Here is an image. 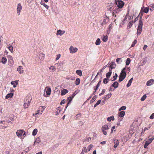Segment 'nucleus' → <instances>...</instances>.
Instances as JSON below:
<instances>
[{
    "mask_svg": "<svg viewBox=\"0 0 154 154\" xmlns=\"http://www.w3.org/2000/svg\"><path fill=\"white\" fill-rule=\"evenodd\" d=\"M18 80H17L15 81H12L11 82V84L13 85L14 88H15L18 84Z\"/></svg>",
    "mask_w": 154,
    "mask_h": 154,
    "instance_id": "nucleus-11",
    "label": "nucleus"
},
{
    "mask_svg": "<svg viewBox=\"0 0 154 154\" xmlns=\"http://www.w3.org/2000/svg\"><path fill=\"white\" fill-rule=\"evenodd\" d=\"M82 151H83V152H88L87 149H86V147H83Z\"/></svg>",
    "mask_w": 154,
    "mask_h": 154,
    "instance_id": "nucleus-53",
    "label": "nucleus"
},
{
    "mask_svg": "<svg viewBox=\"0 0 154 154\" xmlns=\"http://www.w3.org/2000/svg\"><path fill=\"white\" fill-rule=\"evenodd\" d=\"M102 131L103 132V134L106 135H107V132L106 131V130H103V129H102Z\"/></svg>",
    "mask_w": 154,
    "mask_h": 154,
    "instance_id": "nucleus-59",
    "label": "nucleus"
},
{
    "mask_svg": "<svg viewBox=\"0 0 154 154\" xmlns=\"http://www.w3.org/2000/svg\"><path fill=\"white\" fill-rule=\"evenodd\" d=\"M80 83V79L79 78H77L75 81V84L76 85H78Z\"/></svg>",
    "mask_w": 154,
    "mask_h": 154,
    "instance_id": "nucleus-32",
    "label": "nucleus"
},
{
    "mask_svg": "<svg viewBox=\"0 0 154 154\" xmlns=\"http://www.w3.org/2000/svg\"><path fill=\"white\" fill-rule=\"evenodd\" d=\"M102 129L104 130H108L109 129V127L107 125H104L102 127Z\"/></svg>",
    "mask_w": 154,
    "mask_h": 154,
    "instance_id": "nucleus-24",
    "label": "nucleus"
},
{
    "mask_svg": "<svg viewBox=\"0 0 154 154\" xmlns=\"http://www.w3.org/2000/svg\"><path fill=\"white\" fill-rule=\"evenodd\" d=\"M7 59L5 57H3L2 58V62L3 64H5L7 62Z\"/></svg>",
    "mask_w": 154,
    "mask_h": 154,
    "instance_id": "nucleus-28",
    "label": "nucleus"
},
{
    "mask_svg": "<svg viewBox=\"0 0 154 154\" xmlns=\"http://www.w3.org/2000/svg\"><path fill=\"white\" fill-rule=\"evenodd\" d=\"M107 9L109 11H112V10H113V8L112 7H108L107 8Z\"/></svg>",
    "mask_w": 154,
    "mask_h": 154,
    "instance_id": "nucleus-58",
    "label": "nucleus"
},
{
    "mask_svg": "<svg viewBox=\"0 0 154 154\" xmlns=\"http://www.w3.org/2000/svg\"><path fill=\"white\" fill-rule=\"evenodd\" d=\"M17 70L18 71L20 74L23 73V70L22 66H19L17 69Z\"/></svg>",
    "mask_w": 154,
    "mask_h": 154,
    "instance_id": "nucleus-13",
    "label": "nucleus"
},
{
    "mask_svg": "<svg viewBox=\"0 0 154 154\" xmlns=\"http://www.w3.org/2000/svg\"><path fill=\"white\" fill-rule=\"evenodd\" d=\"M40 3L42 5H43L47 9H48L49 8V6H48L46 4H45L44 2L41 1Z\"/></svg>",
    "mask_w": 154,
    "mask_h": 154,
    "instance_id": "nucleus-39",
    "label": "nucleus"
},
{
    "mask_svg": "<svg viewBox=\"0 0 154 154\" xmlns=\"http://www.w3.org/2000/svg\"><path fill=\"white\" fill-rule=\"evenodd\" d=\"M76 73L79 76H81L82 75V71L81 70H76Z\"/></svg>",
    "mask_w": 154,
    "mask_h": 154,
    "instance_id": "nucleus-26",
    "label": "nucleus"
},
{
    "mask_svg": "<svg viewBox=\"0 0 154 154\" xmlns=\"http://www.w3.org/2000/svg\"><path fill=\"white\" fill-rule=\"evenodd\" d=\"M149 10V8L148 7H147L144 8L143 10V12L145 13H147Z\"/></svg>",
    "mask_w": 154,
    "mask_h": 154,
    "instance_id": "nucleus-36",
    "label": "nucleus"
},
{
    "mask_svg": "<svg viewBox=\"0 0 154 154\" xmlns=\"http://www.w3.org/2000/svg\"><path fill=\"white\" fill-rule=\"evenodd\" d=\"M96 98H97L96 96L95 95L93 97L91 100L90 101V103H93L96 100Z\"/></svg>",
    "mask_w": 154,
    "mask_h": 154,
    "instance_id": "nucleus-27",
    "label": "nucleus"
},
{
    "mask_svg": "<svg viewBox=\"0 0 154 154\" xmlns=\"http://www.w3.org/2000/svg\"><path fill=\"white\" fill-rule=\"evenodd\" d=\"M108 39V36L106 35L104 36L103 38H102V39L103 42H106Z\"/></svg>",
    "mask_w": 154,
    "mask_h": 154,
    "instance_id": "nucleus-23",
    "label": "nucleus"
},
{
    "mask_svg": "<svg viewBox=\"0 0 154 154\" xmlns=\"http://www.w3.org/2000/svg\"><path fill=\"white\" fill-rule=\"evenodd\" d=\"M70 53H75L78 51V49L76 48H74L72 46H71L69 48Z\"/></svg>",
    "mask_w": 154,
    "mask_h": 154,
    "instance_id": "nucleus-8",
    "label": "nucleus"
},
{
    "mask_svg": "<svg viewBox=\"0 0 154 154\" xmlns=\"http://www.w3.org/2000/svg\"><path fill=\"white\" fill-rule=\"evenodd\" d=\"M13 96V93H10L8 94L5 96V99H7L9 97H11Z\"/></svg>",
    "mask_w": 154,
    "mask_h": 154,
    "instance_id": "nucleus-20",
    "label": "nucleus"
},
{
    "mask_svg": "<svg viewBox=\"0 0 154 154\" xmlns=\"http://www.w3.org/2000/svg\"><path fill=\"white\" fill-rule=\"evenodd\" d=\"M93 145L92 144H91L89 145L88 148V151H90L91 149V148H92L93 147Z\"/></svg>",
    "mask_w": 154,
    "mask_h": 154,
    "instance_id": "nucleus-49",
    "label": "nucleus"
},
{
    "mask_svg": "<svg viewBox=\"0 0 154 154\" xmlns=\"http://www.w3.org/2000/svg\"><path fill=\"white\" fill-rule=\"evenodd\" d=\"M153 83H154V80L151 79L147 82L146 85L147 86H150L152 85Z\"/></svg>",
    "mask_w": 154,
    "mask_h": 154,
    "instance_id": "nucleus-10",
    "label": "nucleus"
},
{
    "mask_svg": "<svg viewBox=\"0 0 154 154\" xmlns=\"http://www.w3.org/2000/svg\"><path fill=\"white\" fill-rule=\"evenodd\" d=\"M143 25V22L142 20H139V25L137 32V34L138 35H140L141 33Z\"/></svg>",
    "mask_w": 154,
    "mask_h": 154,
    "instance_id": "nucleus-3",
    "label": "nucleus"
},
{
    "mask_svg": "<svg viewBox=\"0 0 154 154\" xmlns=\"http://www.w3.org/2000/svg\"><path fill=\"white\" fill-rule=\"evenodd\" d=\"M101 43L100 40L99 38H98L97 39L95 44L96 45H100Z\"/></svg>",
    "mask_w": 154,
    "mask_h": 154,
    "instance_id": "nucleus-25",
    "label": "nucleus"
},
{
    "mask_svg": "<svg viewBox=\"0 0 154 154\" xmlns=\"http://www.w3.org/2000/svg\"><path fill=\"white\" fill-rule=\"evenodd\" d=\"M117 77H118V75L117 74V73H116L115 74V75L114 76H113V78L114 79L112 81H113L116 80V79H117Z\"/></svg>",
    "mask_w": 154,
    "mask_h": 154,
    "instance_id": "nucleus-47",
    "label": "nucleus"
},
{
    "mask_svg": "<svg viewBox=\"0 0 154 154\" xmlns=\"http://www.w3.org/2000/svg\"><path fill=\"white\" fill-rule=\"evenodd\" d=\"M49 69H51L53 71H54L56 69V68L55 67L53 66H50V67L49 68Z\"/></svg>",
    "mask_w": 154,
    "mask_h": 154,
    "instance_id": "nucleus-50",
    "label": "nucleus"
},
{
    "mask_svg": "<svg viewBox=\"0 0 154 154\" xmlns=\"http://www.w3.org/2000/svg\"><path fill=\"white\" fill-rule=\"evenodd\" d=\"M65 103V99H63V100H62L60 103V104L62 105L63 104H64Z\"/></svg>",
    "mask_w": 154,
    "mask_h": 154,
    "instance_id": "nucleus-55",
    "label": "nucleus"
},
{
    "mask_svg": "<svg viewBox=\"0 0 154 154\" xmlns=\"http://www.w3.org/2000/svg\"><path fill=\"white\" fill-rule=\"evenodd\" d=\"M109 79L108 78H105L103 79V83L104 84H107L109 81Z\"/></svg>",
    "mask_w": 154,
    "mask_h": 154,
    "instance_id": "nucleus-41",
    "label": "nucleus"
},
{
    "mask_svg": "<svg viewBox=\"0 0 154 154\" xmlns=\"http://www.w3.org/2000/svg\"><path fill=\"white\" fill-rule=\"evenodd\" d=\"M133 23V21H130L128 25V28H131V27L132 26V25Z\"/></svg>",
    "mask_w": 154,
    "mask_h": 154,
    "instance_id": "nucleus-30",
    "label": "nucleus"
},
{
    "mask_svg": "<svg viewBox=\"0 0 154 154\" xmlns=\"http://www.w3.org/2000/svg\"><path fill=\"white\" fill-rule=\"evenodd\" d=\"M126 74H125L122 72H121L120 75L119 76V82H121L126 77Z\"/></svg>",
    "mask_w": 154,
    "mask_h": 154,
    "instance_id": "nucleus-5",
    "label": "nucleus"
},
{
    "mask_svg": "<svg viewBox=\"0 0 154 154\" xmlns=\"http://www.w3.org/2000/svg\"><path fill=\"white\" fill-rule=\"evenodd\" d=\"M146 95H144L142 97L141 99V100L142 101H144L146 98Z\"/></svg>",
    "mask_w": 154,
    "mask_h": 154,
    "instance_id": "nucleus-48",
    "label": "nucleus"
},
{
    "mask_svg": "<svg viewBox=\"0 0 154 154\" xmlns=\"http://www.w3.org/2000/svg\"><path fill=\"white\" fill-rule=\"evenodd\" d=\"M29 104H27L26 103L24 102L23 106H24V107L25 109H26V108H28L29 107Z\"/></svg>",
    "mask_w": 154,
    "mask_h": 154,
    "instance_id": "nucleus-43",
    "label": "nucleus"
},
{
    "mask_svg": "<svg viewBox=\"0 0 154 154\" xmlns=\"http://www.w3.org/2000/svg\"><path fill=\"white\" fill-rule=\"evenodd\" d=\"M67 79H71L73 80H74L75 79V78L74 77H67L66 78Z\"/></svg>",
    "mask_w": 154,
    "mask_h": 154,
    "instance_id": "nucleus-46",
    "label": "nucleus"
},
{
    "mask_svg": "<svg viewBox=\"0 0 154 154\" xmlns=\"http://www.w3.org/2000/svg\"><path fill=\"white\" fill-rule=\"evenodd\" d=\"M126 69V67H125L122 70V71H121V72H122V73H124L125 74H125H126V72L125 71V69Z\"/></svg>",
    "mask_w": 154,
    "mask_h": 154,
    "instance_id": "nucleus-56",
    "label": "nucleus"
},
{
    "mask_svg": "<svg viewBox=\"0 0 154 154\" xmlns=\"http://www.w3.org/2000/svg\"><path fill=\"white\" fill-rule=\"evenodd\" d=\"M37 132L38 130L37 129L35 128L34 129L32 133V135L33 136H35L36 135Z\"/></svg>",
    "mask_w": 154,
    "mask_h": 154,
    "instance_id": "nucleus-35",
    "label": "nucleus"
},
{
    "mask_svg": "<svg viewBox=\"0 0 154 154\" xmlns=\"http://www.w3.org/2000/svg\"><path fill=\"white\" fill-rule=\"evenodd\" d=\"M62 31L61 30H58L57 32L56 33V35H62Z\"/></svg>",
    "mask_w": 154,
    "mask_h": 154,
    "instance_id": "nucleus-37",
    "label": "nucleus"
},
{
    "mask_svg": "<svg viewBox=\"0 0 154 154\" xmlns=\"http://www.w3.org/2000/svg\"><path fill=\"white\" fill-rule=\"evenodd\" d=\"M51 88H49L47 90V91H46V93L47 94L49 95H50L51 93Z\"/></svg>",
    "mask_w": 154,
    "mask_h": 154,
    "instance_id": "nucleus-31",
    "label": "nucleus"
},
{
    "mask_svg": "<svg viewBox=\"0 0 154 154\" xmlns=\"http://www.w3.org/2000/svg\"><path fill=\"white\" fill-rule=\"evenodd\" d=\"M22 8V7L21 5L19 3L17 5V12L18 15H19L20 11Z\"/></svg>",
    "mask_w": 154,
    "mask_h": 154,
    "instance_id": "nucleus-9",
    "label": "nucleus"
},
{
    "mask_svg": "<svg viewBox=\"0 0 154 154\" xmlns=\"http://www.w3.org/2000/svg\"><path fill=\"white\" fill-rule=\"evenodd\" d=\"M147 45H144L143 47V49L144 51H145L147 47Z\"/></svg>",
    "mask_w": 154,
    "mask_h": 154,
    "instance_id": "nucleus-64",
    "label": "nucleus"
},
{
    "mask_svg": "<svg viewBox=\"0 0 154 154\" xmlns=\"http://www.w3.org/2000/svg\"><path fill=\"white\" fill-rule=\"evenodd\" d=\"M73 98H72L71 97H69L68 98V99H67V100L68 101V102L67 103V105L66 106V109L67 107H68L69 104L71 102Z\"/></svg>",
    "mask_w": 154,
    "mask_h": 154,
    "instance_id": "nucleus-16",
    "label": "nucleus"
},
{
    "mask_svg": "<svg viewBox=\"0 0 154 154\" xmlns=\"http://www.w3.org/2000/svg\"><path fill=\"white\" fill-rule=\"evenodd\" d=\"M75 117L77 119H79L81 117V114H78L76 115Z\"/></svg>",
    "mask_w": 154,
    "mask_h": 154,
    "instance_id": "nucleus-57",
    "label": "nucleus"
},
{
    "mask_svg": "<svg viewBox=\"0 0 154 154\" xmlns=\"http://www.w3.org/2000/svg\"><path fill=\"white\" fill-rule=\"evenodd\" d=\"M76 91H75L74 93H73L71 95V97L72 98H73L75 95L76 94V93H75L76 92Z\"/></svg>",
    "mask_w": 154,
    "mask_h": 154,
    "instance_id": "nucleus-61",
    "label": "nucleus"
},
{
    "mask_svg": "<svg viewBox=\"0 0 154 154\" xmlns=\"http://www.w3.org/2000/svg\"><path fill=\"white\" fill-rule=\"evenodd\" d=\"M116 67V64L114 62H112L110 64L109 67H111V69H113L115 68Z\"/></svg>",
    "mask_w": 154,
    "mask_h": 154,
    "instance_id": "nucleus-14",
    "label": "nucleus"
},
{
    "mask_svg": "<svg viewBox=\"0 0 154 154\" xmlns=\"http://www.w3.org/2000/svg\"><path fill=\"white\" fill-rule=\"evenodd\" d=\"M126 109V107L125 106H122L121 107V109H122V110H125Z\"/></svg>",
    "mask_w": 154,
    "mask_h": 154,
    "instance_id": "nucleus-63",
    "label": "nucleus"
},
{
    "mask_svg": "<svg viewBox=\"0 0 154 154\" xmlns=\"http://www.w3.org/2000/svg\"><path fill=\"white\" fill-rule=\"evenodd\" d=\"M119 83L117 82H115L112 85V86L115 88H117L118 87Z\"/></svg>",
    "mask_w": 154,
    "mask_h": 154,
    "instance_id": "nucleus-18",
    "label": "nucleus"
},
{
    "mask_svg": "<svg viewBox=\"0 0 154 154\" xmlns=\"http://www.w3.org/2000/svg\"><path fill=\"white\" fill-rule=\"evenodd\" d=\"M68 92V91L66 89H63V90L61 91V95L63 96L65 95Z\"/></svg>",
    "mask_w": 154,
    "mask_h": 154,
    "instance_id": "nucleus-15",
    "label": "nucleus"
},
{
    "mask_svg": "<svg viewBox=\"0 0 154 154\" xmlns=\"http://www.w3.org/2000/svg\"><path fill=\"white\" fill-rule=\"evenodd\" d=\"M105 91V90L104 89H103L101 93L99 95L100 96L102 95L103 94H104Z\"/></svg>",
    "mask_w": 154,
    "mask_h": 154,
    "instance_id": "nucleus-51",
    "label": "nucleus"
},
{
    "mask_svg": "<svg viewBox=\"0 0 154 154\" xmlns=\"http://www.w3.org/2000/svg\"><path fill=\"white\" fill-rule=\"evenodd\" d=\"M133 80V78H131L129 81L127 85V87H129L131 85Z\"/></svg>",
    "mask_w": 154,
    "mask_h": 154,
    "instance_id": "nucleus-21",
    "label": "nucleus"
},
{
    "mask_svg": "<svg viewBox=\"0 0 154 154\" xmlns=\"http://www.w3.org/2000/svg\"><path fill=\"white\" fill-rule=\"evenodd\" d=\"M149 118L151 119H154V113H153L150 116Z\"/></svg>",
    "mask_w": 154,
    "mask_h": 154,
    "instance_id": "nucleus-54",
    "label": "nucleus"
},
{
    "mask_svg": "<svg viewBox=\"0 0 154 154\" xmlns=\"http://www.w3.org/2000/svg\"><path fill=\"white\" fill-rule=\"evenodd\" d=\"M142 9L143 8H141V10L140 13L138 15L136 18H134V19H138V17H140L139 19H142V16L143 14V12L142 11ZM134 16V15L133 16H132L131 15V16H130L129 14H127L126 16H125V18L124 19H127V18H128V19H133V17Z\"/></svg>",
    "mask_w": 154,
    "mask_h": 154,
    "instance_id": "nucleus-1",
    "label": "nucleus"
},
{
    "mask_svg": "<svg viewBox=\"0 0 154 154\" xmlns=\"http://www.w3.org/2000/svg\"><path fill=\"white\" fill-rule=\"evenodd\" d=\"M31 7L32 9H37L38 8V6L37 5V4L36 3L35 4H33L30 6Z\"/></svg>",
    "mask_w": 154,
    "mask_h": 154,
    "instance_id": "nucleus-17",
    "label": "nucleus"
},
{
    "mask_svg": "<svg viewBox=\"0 0 154 154\" xmlns=\"http://www.w3.org/2000/svg\"><path fill=\"white\" fill-rule=\"evenodd\" d=\"M153 139H154V135L151 138H149L148 140L146 142L144 146V147L145 148H146L148 145L151 143Z\"/></svg>",
    "mask_w": 154,
    "mask_h": 154,
    "instance_id": "nucleus-4",
    "label": "nucleus"
},
{
    "mask_svg": "<svg viewBox=\"0 0 154 154\" xmlns=\"http://www.w3.org/2000/svg\"><path fill=\"white\" fill-rule=\"evenodd\" d=\"M125 112L124 111H122L119 113V116L121 117H123L125 115Z\"/></svg>",
    "mask_w": 154,
    "mask_h": 154,
    "instance_id": "nucleus-19",
    "label": "nucleus"
},
{
    "mask_svg": "<svg viewBox=\"0 0 154 154\" xmlns=\"http://www.w3.org/2000/svg\"><path fill=\"white\" fill-rule=\"evenodd\" d=\"M60 54H59L57 55V57L56 59V60H58L60 57Z\"/></svg>",
    "mask_w": 154,
    "mask_h": 154,
    "instance_id": "nucleus-60",
    "label": "nucleus"
},
{
    "mask_svg": "<svg viewBox=\"0 0 154 154\" xmlns=\"http://www.w3.org/2000/svg\"><path fill=\"white\" fill-rule=\"evenodd\" d=\"M131 59L130 58H128L127 59L126 62V65H128L131 62Z\"/></svg>",
    "mask_w": 154,
    "mask_h": 154,
    "instance_id": "nucleus-38",
    "label": "nucleus"
},
{
    "mask_svg": "<svg viewBox=\"0 0 154 154\" xmlns=\"http://www.w3.org/2000/svg\"><path fill=\"white\" fill-rule=\"evenodd\" d=\"M106 20H104L103 21V22L102 23H101V24L102 25H105L106 24Z\"/></svg>",
    "mask_w": 154,
    "mask_h": 154,
    "instance_id": "nucleus-62",
    "label": "nucleus"
},
{
    "mask_svg": "<svg viewBox=\"0 0 154 154\" xmlns=\"http://www.w3.org/2000/svg\"><path fill=\"white\" fill-rule=\"evenodd\" d=\"M107 66V65L104 66L103 68L100 70V73H102L103 70L105 69Z\"/></svg>",
    "mask_w": 154,
    "mask_h": 154,
    "instance_id": "nucleus-52",
    "label": "nucleus"
},
{
    "mask_svg": "<svg viewBox=\"0 0 154 154\" xmlns=\"http://www.w3.org/2000/svg\"><path fill=\"white\" fill-rule=\"evenodd\" d=\"M101 101V100H98L97 102L94 105V107H96L97 106V105H99Z\"/></svg>",
    "mask_w": 154,
    "mask_h": 154,
    "instance_id": "nucleus-40",
    "label": "nucleus"
},
{
    "mask_svg": "<svg viewBox=\"0 0 154 154\" xmlns=\"http://www.w3.org/2000/svg\"><path fill=\"white\" fill-rule=\"evenodd\" d=\"M115 2L119 9L122 8L125 4L124 2L121 0H115Z\"/></svg>",
    "mask_w": 154,
    "mask_h": 154,
    "instance_id": "nucleus-2",
    "label": "nucleus"
},
{
    "mask_svg": "<svg viewBox=\"0 0 154 154\" xmlns=\"http://www.w3.org/2000/svg\"><path fill=\"white\" fill-rule=\"evenodd\" d=\"M31 100L32 98L31 96H27L26 97L25 100H24V102L26 103L27 104H29V105Z\"/></svg>",
    "mask_w": 154,
    "mask_h": 154,
    "instance_id": "nucleus-6",
    "label": "nucleus"
},
{
    "mask_svg": "<svg viewBox=\"0 0 154 154\" xmlns=\"http://www.w3.org/2000/svg\"><path fill=\"white\" fill-rule=\"evenodd\" d=\"M111 94L110 93V94H108L105 96H104V98L108 100L111 97Z\"/></svg>",
    "mask_w": 154,
    "mask_h": 154,
    "instance_id": "nucleus-34",
    "label": "nucleus"
},
{
    "mask_svg": "<svg viewBox=\"0 0 154 154\" xmlns=\"http://www.w3.org/2000/svg\"><path fill=\"white\" fill-rule=\"evenodd\" d=\"M137 42V40L136 39L133 42L132 44L131 45V47H134V46L136 44Z\"/></svg>",
    "mask_w": 154,
    "mask_h": 154,
    "instance_id": "nucleus-44",
    "label": "nucleus"
},
{
    "mask_svg": "<svg viewBox=\"0 0 154 154\" xmlns=\"http://www.w3.org/2000/svg\"><path fill=\"white\" fill-rule=\"evenodd\" d=\"M119 141L118 140H114V147L116 148L119 145Z\"/></svg>",
    "mask_w": 154,
    "mask_h": 154,
    "instance_id": "nucleus-12",
    "label": "nucleus"
},
{
    "mask_svg": "<svg viewBox=\"0 0 154 154\" xmlns=\"http://www.w3.org/2000/svg\"><path fill=\"white\" fill-rule=\"evenodd\" d=\"M114 120V118L113 116H110L108 117L107 118V120L108 121H111V120Z\"/></svg>",
    "mask_w": 154,
    "mask_h": 154,
    "instance_id": "nucleus-29",
    "label": "nucleus"
},
{
    "mask_svg": "<svg viewBox=\"0 0 154 154\" xmlns=\"http://www.w3.org/2000/svg\"><path fill=\"white\" fill-rule=\"evenodd\" d=\"M45 57V55L43 53H40L39 55V58H40V57H41V59L42 60H43L44 58Z\"/></svg>",
    "mask_w": 154,
    "mask_h": 154,
    "instance_id": "nucleus-22",
    "label": "nucleus"
},
{
    "mask_svg": "<svg viewBox=\"0 0 154 154\" xmlns=\"http://www.w3.org/2000/svg\"><path fill=\"white\" fill-rule=\"evenodd\" d=\"M16 133L17 135L19 137L21 136L23 134V135L25 134V132L23 130L17 131Z\"/></svg>",
    "mask_w": 154,
    "mask_h": 154,
    "instance_id": "nucleus-7",
    "label": "nucleus"
},
{
    "mask_svg": "<svg viewBox=\"0 0 154 154\" xmlns=\"http://www.w3.org/2000/svg\"><path fill=\"white\" fill-rule=\"evenodd\" d=\"M41 142V140L39 137L37 138L36 140L35 141V142L37 143H39Z\"/></svg>",
    "mask_w": 154,
    "mask_h": 154,
    "instance_id": "nucleus-42",
    "label": "nucleus"
},
{
    "mask_svg": "<svg viewBox=\"0 0 154 154\" xmlns=\"http://www.w3.org/2000/svg\"><path fill=\"white\" fill-rule=\"evenodd\" d=\"M112 74L111 71H109L108 72L106 73V76L107 78H109L110 76V75Z\"/></svg>",
    "mask_w": 154,
    "mask_h": 154,
    "instance_id": "nucleus-33",
    "label": "nucleus"
},
{
    "mask_svg": "<svg viewBox=\"0 0 154 154\" xmlns=\"http://www.w3.org/2000/svg\"><path fill=\"white\" fill-rule=\"evenodd\" d=\"M8 49L12 53L13 51V47L11 45L8 47Z\"/></svg>",
    "mask_w": 154,
    "mask_h": 154,
    "instance_id": "nucleus-45",
    "label": "nucleus"
}]
</instances>
